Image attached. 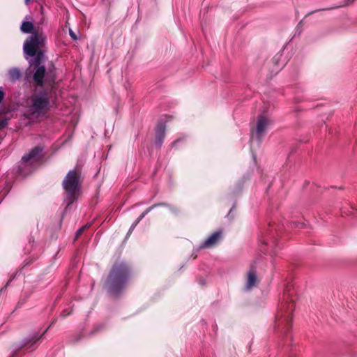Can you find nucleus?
Segmentation results:
<instances>
[{"label":"nucleus","instance_id":"nucleus-1","mask_svg":"<svg viewBox=\"0 0 357 357\" xmlns=\"http://www.w3.org/2000/svg\"><path fill=\"white\" fill-rule=\"evenodd\" d=\"M46 40V36L43 33L33 32L26 40L24 43L23 49L26 55L35 58L36 66L34 67L35 73L33 74V81L38 86H42L43 79L45 74V68L43 66H40L43 59V50ZM33 63H31V66Z\"/></svg>","mask_w":357,"mask_h":357},{"label":"nucleus","instance_id":"nucleus-4","mask_svg":"<svg viewBox=\"0 0 357 357\" xmlns=\"http://www.w3.org/2000/svg\"><path fill=\"white\" fill-rule=\"evenodd\" d=\"M50 108V102L46 93H42L35 96L32 104L24 114L29 119H35L43 116Z\"/></svg>","mask_w":357,"mask_h":357},{"label":"nucleus","instance_id":"nucleus-12","mask_svg":"<svg viewBox=\"0 0 357 357\" xmlns=\"http://www.w3.org/2000/svg\"><path fill=\"white\" fill-rule=\"evenodd\" d=\"M33 29V25L30 22H23L22 26H21V30L22 31L29 33L32 32V30Z\"/></svg>","mask_w":357,"mask_h":357},{"label":"nucleus","instance_id":"nucleus-2","mask_svg":"<svg viewBox=\"0 0 357 357\" xmlns=\"http://www.w3.org/2000/svg\"><path fill=\"white\" fill-rule=\"evenodd\" d=\"M129 275V268L124 262L115 264L108 278L110 291L113 294H117L119 290L123 287Z\"/></svg>","mask_w":357,"mask_h":357},{"label":"nucleus","instance_id":"nucleus-18","mask_svg":"<svg viewBox=\"0 0 357 357\" xmlns=\"http://www.w3.org/2000/svg\"><path fill=\"white\" fill-rule=\"evenodd\" d=\"M70 36H71L73 39H76V36H75V33H74L72 31H70Z\"/></svg>","mask_w":357,"mask_h":357},{"label":"nucleus","instance_id":"nucleus-20","mask_svg":"<svg viewBox=\"0 0 357 357\" xmlns=\"http://www.w3.org/2000/svg\"><path fill=\"white\" fill-rule=\"evenodd\" d=\"M5 122L3 121H0V127H3L5 126Z\"/></svg>","mask_w":357,"mask_h":357},{"label":"nucleus","instance_id":"nucleus-19","mask_svg":"<svg viewBox=\"0 0 357 357\" xmlns=\"http://www.w3.org/2000/svg\"><path fill=\"white\" fill-rule=\"evenodd\" d=\"M40 337H34L31 339V341H33V342H36Z\"/></svg>","mask_w":357,"mask_h":357},{"label":"nucleus","instance_id":"nucleus-16","mask_svg":"<svg viewBox=\"0 0 357 357\" xmlns=\"http://www.w3.org/2000/svg\"><path fill=\"white\" fill-rule=\"evenodd\" d=\"M354 1V0H347V2L344 4V6H347L351 3H352Z\"/></svg>","mask_w":357,"mask_h":357},{"label":"nucleus","instance_id":"nucleus-3","mask_svg":"<svg viewBox=\"0 0 357 357\" xmlns=\"http://www.w3.org/2000/svg\"><path fill=\"white\" fill-rule=\"evenodd\" d=\"M63 187L66 193L67 207L73 204L79 196V181L75 170L70 171L63 181Z\"/></svg>","mask_w":357,"mask_h":357},{"label":"nucleus","instance_id":"nucleus-5","mask_svg":"<svg viewBox=\"0 0 357 357\" xmlns=\"http://www.w3.org/2000/svg\"><path fill=\"white\" fill-rule=\"evenodd\" d=\"M271 123L272 121L270 118L263 115L260 116L257 120L255 135H252V140H253L255 137L260 140L261 138L264 136L267 128Z\"/></svg>","mask_w":357,"mask_h":357},{"label":"nucleus","instance_id":"nucleus-17","mask_svg":"<svg viewBox=\"0 0 357 357\" xmlns=\"http://www.w3.org/2000/svg\"><path fill=\"white\" fill-rule=\"evenodd\" d=\"M31 165H28V164H27L26 166H24V165H22V162H21V163H20V171H22V168H25V167H27L31 166Z\"/></svg>","mask_w":357,"mask_h":357},{"label":"nucleus","instance_id":"nucleus-21","mask_svg":"<svg viewBox=\"0 0 357 357\" xmlns=\"http://www.w3.org/2000/svg\"><path fill=\"white\" fill-rule=\"evenodd\" d=\"M31 0H24V2L26 5H28L29 3Z\"/></svg>","mask_w":357,"mask_h":357},{"label":"nucleus","instance_id":"nucleus-7","mask_svg":"<svg viewBox=\"0 0 357 357\" xmlns=\"http://www.w3.org/2000/svg\"><path fill=\"white\" fill-rule=\"evenodd\" d=\"M221 232L213 233L202 245V248H209L215 245L221 238Z\"/></svg>","mask_w":357,"mask_h":357},{"label":"nucleus","instance_id":"nucleus-6","mask_svg":"<svg viewBox=\"0 0 357 357\" xmlns=\"http://www.w3.org/2000/svg\"><path fill=\"white\" fill-rule=\"evenodd\" d=\"M43 149L40 146H36L32 149L29 153L22 158V165L26 166L33 165L42 158Z\"/></svg>","mask_w":357,"mask_h":357},{"label":"nucleus","instance_id":"nucleus-9","mask_svg":"<svg viewBox=\"0 0 357 357\" xmlns=\"http://www.w3.org/2000/svg\"><path fill=\"white\" fill-rule=\"evenodd\" d=\"M257 282V275L256 271L254 269H251L248 273V280L245 287L248 289L252 288Z\"/></svg>","mask_w":357,"mask_h":357},{"label":"nucleus","instance_id":"nucleus-8","mask_svg":"<svg viewBox=\"0 0 357 357\" xmlns=\"http://www.w3.org/2000/svg\"><path fill=\"white\" fill-rule=\"evenodd\" d=\"M165 135V125L163 123H159L156 127L155 137L156 144L160 146Z\"/></svg>","mask_w":357,"mask_h":357},{"label":"nucleus","instance_id":"nucleus-14","mask_svg":"<svg viewBox=\"0 0 357 357\" xmlns=\"http://www.w3.org/2000/svg\"><path fill=\"white\" fill-rule=\"evenodd\" d=\"M3 97H4V93L3 92V91L1 90V89L0 88V102L2 101V100L3 99Z\"/></svg>","mask_w":357,"mask_h":357},{"label":"nucleus","instance_id":"nucleus-11","mask_svg":"<svg viewBox=\"0 0 357 357\" xmlns=\"http://www.w3.org/2000/svg\"><path fill=\"white\" fill-rule=\"evenodd\" d=\"M9 79L12 82L18 80L21 77V72L18 68H13L8 71Z\"/></svg>","mask_w":357,"mask_h":357},{"label":"nucleus","instance_id":"nucleus-13","mask_svg":"<svg viewBox=\"0 0 357 357\" xmlns=\"http://www.w3.org/2000/svg\"><path fill=\"white\" fill-rule=\"evenodd\" d=\"M89 226L87 225L82 227L81 228H79L77 231L76 232V238H77L79 236H80L82 234V233L86 229L88 228Z\"/></svg>","mask_w":357,"mask_h":357},{"label":"nucleus","instance_id":"nucleus-10","mask_svg":"<svg viewBox=\"0 0 357 357\" xmlns=\"http://www.w3.org/2000/svg\"><path fill=\"white\" fill-rule=\"evenodd\" d=\"M156 205H154L153 206H151L149 208H148L147 209H146L140 215L139 217L135 221V222L132 223V225H131L128 232V235L132 233V231L134 230V229L135 228V227L137 225V224L142 220V218H144L145 217V215L146 214H148Z\"/></svg>","mask_w":357,"mask_h":357},{"label":"nucleus","instance_id":"nucleus-15","mask_svg":"<svg viewBox=\"0 0 357 357\" xmlns=\"http://www.w3.org/2000/svg\"><path fill=\"white\" fill-rule=\"evenodd\" d=\"M351 211L349 213H347L345 211H342V214H345L347 215H352L354 213V211H356L353 208H351Z\"/></svg>","mask_w":357,"mask_h":357}]
</instances>
